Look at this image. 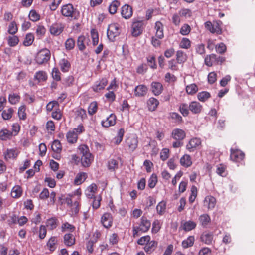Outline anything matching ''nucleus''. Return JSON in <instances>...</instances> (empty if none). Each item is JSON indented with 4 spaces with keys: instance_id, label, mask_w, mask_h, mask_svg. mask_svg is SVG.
<instances>
[{
    "instance_id": "4c0bfd02",
    "label": "nucleus",
    "mask_w": 255,
    "mask_h": 255,
    "mask_svg": "<svg viewBox=\"0 0 255 255\" xmlns=\"http://www.w3.org/2000/svg\"><path fill=\"white\" fill-rule=\"evenodd\" d=\"M75 238L71 233L66 234L64 236V243L67 246H71L75 244Z\"/></svg>"
},
{
    "instance_id": "ea45409f",
    "label": "nucleus",
    "mask_w": 255,
    "mask_h": 255,
    "mask_svg": "<svg viewBox=\"0 0 255 255\" xmlns=\"http://www.w3.org/2000/svg\"><path fill=\"white\" fill-rule=\"evenodd\" d=\"M119 162L117 159H110L107 163L108 169L111 171H114L118 168Z\"/></svg>"
},
{
    "instance_id": "052dcab7",
    "label": "nucleus",
    "mask_w": 255,
    "mask_h": 255,
    "mask_svg": "<svg viewBox=\"0 0 255 255\" xmlns=\"http://www.w3.org/2000/svg\"><path fill=\"white\" fill-rule=\"evenodd\" d=\"M86 40V37L83 35H81L78 37L77 39V46L80 51H83L86 48L84 44V42Z\"/></svg>"
},
{
    "instance_id": "69168bd1",
    "label": "nucleus",
    "mask_w": 255,
    "mask_h": 255,
    "mask_svg": "<svg viewBox=\"0 0 255 255\" xmlns=\"http://www.w3.org/2000/svg\"><path fill=\"white\" fill-rule=\"evenodd\" d=\"M215 50L218 53L222 54L226 51L227 47L224 43L220 42V43L216 45Z\"/></svg>"
},
{
    "instance_id": "4d7b16f0",
    "label": "nucleus",
    "mask_w": 255,
    "mask_h": 255,
    "mask_svg": "<svg viewBox=\"0 0 255 255\" xmlns=\"http://www.w3.org/2000/svg\"><path fill=\"white\" fill-rule=\"evenodd\" d=\"M198 88L195 84L188 85L186 87V91L189 95H194L198 91Z\"/></svg>"
},
{
    "instance_id": "a19ab883",
    "label": "nucleus",
    "mask_w": 255,
    "mask_h": 255,
    "mask_svg": "<svg viewBox=\"0 0 255 255\" xmlns=\"http://www.w3.org/2000/svg\"><path fill=\"white\" fill-rule=\"evenodd\" d=\"M66 138L69 143L73 144L77 142L78 136L73 131L70 130L66 134Z\"/></svg>"
},
{
    "instance_id": "c85d7f7f",
    "label": "nucleus",
    "mask_w": 255,
    "mask_h": 255,
    "mask_svg": "<svg viewBox=\"0 0 255 255\" xmlns=\"http://www.w3.org/2000/svg\"><path fill=\"white\" fill-rule=\"evenodd\" d=\"M23 193L22 187L19 185L14 186L11 190V195L14 198H20Z\"/></svg>"
},
{
    "instance_id": "7ed1b4c3",
    "label": "nucleus",
    "mask_w": 255,
    "mask_h": 255,
    "mask_svg": "<svg viewBox=\"0 0 255 255\" xmlns=\"http://www.w3.org/2000/svg\"><path fill=\"white\" fill-rule=\"evenodd\" d=\"M51 58V52L47 48L39 50L35 56V61L39 65L47 63Z\"/></svg>"
},
{
    "instance_id": "b1692460",
    "label": "nucleus",
    "mask_w": 255,
    "mask_h": 255,
    "mask_svg": "<svg viewBox=\"0 0 255 255\" xmlns=\"http://www.w3.org/2000/svg\"><path fill=\"white\" fill-rule=\"evenodd\" d=\"M13 136L11 130L6 128H3L0 130V140L2 141L10 140L12 139Z\"/></svg>"
},
{
    "instance_id": "4468645a",
    "label": "nucleus",
    "mask_w": 255,
    "mask_h": 255,
    "mask_svg": "<svg viewBox=\"0 0 255 255\" xmlns=\"http://www.w3.org/2000/svg\"><path fill=\"white\" fill-rule=\"evenodd\" d=\"M108 83V80L106 78H102L99 81H96L92 86V88L95 92H99L105 89Z\"/></svg>"
},
{
    "instance_id": "49530a36",
    "label": "nucleus",
    "mask_w": 255,
    "mask_h": 255,
    "mask_svg": "<svg viewBox=\"0 0 255 255\" xmlns=\"http://www.w3.org/2000/svg\"><path fill=\"white\" fill-rule=\"evenodd\" d=\"M169 118L174 121V122L177 124H180L182 123V117L176 112H171L169 114Z\"/></svg>"
},
{
    "instance_id": "c756f323",
    "label": "nucleus",
    "mask_w": 255,
    "mask_h": 255,
    "mask_svg": "<svg viewBox=\"0 0 255 255\" xmlns=\"http://www.w3.org/2000/svg\"><path fill=\"white\" fill-rule=\"evenodd\" d=\"M196 227V223L191 220L185 222L182 225V229L186 232H188L195 229Z\"/></svg>"
},
{
    "instance_id": "72a5a7b5",
    "label": "nucleus",
    "mask_w": 255,
    "mask_h": 255,
    "mask_svg": "<svg viewBox=\"0 0 255 255\" xmlns=\"http://www.w3.org/2000/svg\"><path fill=\"white\" fill-rule=\"evenodd\" d=\"M26 110V106L25 105H22L18 108L17 114L20 120L25 121L27 119Z\"/></svg>"
},
{
    "instance_id": "bf43d9fd",
    "label": "nucleus",
    "mask_w": 255,
    "mask_h": 255,
    "mask_svg": "<svg viewBox=\"0 0 255 255\" xmlns=\"http://www.w3.org/2000/svg\"><path fill=\"white\" fill-rule=\"evenodd\" d=\"M211 97L210 94L207 91L199 92L197 95L198 99L201 102H205Z\"/></svg>"
},
{
    "instance_id": "c03bdc74",
    "label": "nucleus",
    "mask_w": 255,
    "mask_h": 255,
    "mask_svg": "<svg viewBox=\"0 0 255 255\" xmlns=\"http://www.w3.org/2000/svg\"><path fill=\"white\" fill-rule=\"evenodd\" d=\"M87 174L84 172L79 173L74 179V184L76 185H80L82 184L86 179Z\"/></svg>"
},
{
    "instance_id": "58836bf2",
    "label": "nucleus",
    "mask_w": 255,
    "mask_h": 255,
    "mask_svg": "<svg viewBox=\"0 0 255 255\" xmlns=\"http://www.w3.org/2000/svg\"><path fill=\"white\" fill-rule=\"evenodd\" d=\"M199 220L201 226L205 227L210 223L211 218L208 214H204L200 216Z\"/></svg>"
},
{
    "instance_id": "8fccbe9b",
    "label": "nucleus",
    "mask_w": 255,
    "mask_h": 255,
    "mask_svg": "<svg viewBox=\"0 0 255 255\" xmlns=\"http://www.w3.org/2000/svg\"><path fill=\"white\" fill-rule=\"evenodd\" d=\"M46 29L45 27L41 25H38L36 29V36L39 38H42L45 34Z\"/></svg>"
},
{
    "instance_id": "f8f14e48",
    "label": "nucleus",
    "mask_w": 255,
    "mask_h": 255,
    "mask_svg": "<svg viewBox=\"0 0 255 255\" xmlns=\"http://www.w3.org/2000/svg\"><path fill=\"white\" fill-rule=\"evenodd\" d=\"M101 222L103 226L107 228H110L113 225V217L111 213H105L101 217Z\"/></svg>"
},
{
    "instance_id": "6e6552de",
    "label": "nucleus",
    "mask_w": 255,
    "mask_h": 255,
    "mask_svg": "<svg viewBox=\"0 0 255 255\" xmlns=\"http://www.w3.org/2000/svg\"><path fill=\"white\" fill-rule=\"evenodd\" d=\"M205 28L209 30L212 33H216L221 34L222 33V29L219 22L214 21L213 23L208 21L205 23Z\"/></svg>"
},
{
    "instance_id": "774afa93",
    "label": "nucleus",
    "mask_w": 255,
    "mask_h": 255,
    "mask_svg": "<svg viewBox=\"0 0 255 255\" xmlns=\"http://www.w3.org/2000/svg\"><path fill=\"white\" fill-rule=\"evenodd\" d=\"M75 45V42L74 39L69 38L67 39L65 43V48L67 50L73 49Z\"/></svg>"
},
{
    "instance_id": "f03ea898",
    "label": "nucleus",
    "mask_w": 255,
    "mask_h": 255,
    "mask_svg": "<svg viewBox=\"0 0 255 255\" xmlns=\"http://www.w3.org/2000/svg\"><path fill=\"white\" fill-rule=\"evenodd\" d=\"M141 221L138 226L133 227V237L135 238L140 235L141 233H145L147 232L150 228V221L146 217L142 216L141 218Z\"/></svg>"
},
{
    "instance_id": "9b49d317",
    "label": "nucleus",
    "mask_w": 255,
    "mask_h": 255,
    "mask_svg": "<svg viewBox=\"0 0 255 255\" xmlns=\"http://www.w3.org/2000/svg\"><path fill=\"white\" fill-rule=\"evenodd\" d=\"M132 34L134 36H137L141 34L144 29L143 21H134L132 25Z\"/></svg>"
},
{
    "instance_id": "603ef678",
    "label": "nucleus",
    "mask_w": 255,
    "mask_h": 255,
    "mask_svg": "<svg viewBox=\"0 0 255 255\" xmlns=\"http://www.w3.org/2000/svg\"><path fill=\"white\" fill-rule=\"evenodd\" d=\"M92 40V44L93 46L97 45L99 43V34L96 29H92L90 32Z\"/></svg>"
},
{
    "instance_id": "f257e3e1",
    "label": "nucleus",
    "mask_w": 255,
    "mask_h": 255,
    "mask_svg": "<svg viewBox=\"0 0 255 255\" xmlns=\"http://www.w3.org/2000/svg\"><path fill=\"white\" fill-rule=\"evenodd\" d=\"M78 149L82 155L81 158L82 165L84 167H89L94 161V156L90 152L89 147L86 145H81Z\"/></svg>"
},
{
    "instance_id": "473e14b6",
    "label": "nucleus",
    "mask_w": 255,
    "mask_h": 255,
    "mask_svg": "<svg viewBox=\"0 0 255 255\" xmlns=\"http://www.w3.org/2000/svg\"><path fill=\"white\" fill-rule=\"evenodd\" d=\"M195 241V238L194 236H190L186 239L184 240L182 242V247L183 249H187L188 248L193 246Z\"/></svg>"
},
{
    "instance_id": "f3484780",
    "label": "nucleus",
    "mask_w": 255,
    "mask_h": 255,
    "mask_svg": "<svg viewBox=\"0 0 255 255\" xmlns=\"http://www.w3.org/2000/svg\"><path fill=\"white\" fill-rule=\"evenodd\" d=\"M148 92V88L143 84L136 86L134 90V95L136 97H141L145 96Z\"/></svg>"
},
{
    "instance_id": "3c124183",
    "label": "nucleus",
    "mask_w": 255,
    "mask_h": 255,
    "mask_svg": "<svg viewBox=\"0 0 255 255\" xmlns=\"http://www.w3.org/2000/svg\"><path fill=\"white\" fill-rule=\"evenodd\" d=\"M51 149L54 152L60 153L62 151V145L58 140H55L51 145Z\"/></svg>"
},
{
    "instance_id": "2f4dec72",
    "label": "nucleus",
    "mask_w": 255,
    "mask_h": 255,
    "mask_svg": "<svg viewBox=\"0 0 255 255\" xmlns=\"http://www.w3.org/2000/svg\"><path fill=\"white\" fill-rule=\"evenodd\" d=\"M215 54L207 55L204 58V63L206 66L211 67L214 64H215Z\"/></svg>"
},
{
    "instance_id": "2eb2a0df",
    "label": "nucleus",
    "mask_w": 255,
    "mask_h": 255,
    "mask_svg": "<svg viewBox=\"0 0 255 255\" xmlns=\"http://www.w3.org/2000/svg\"><path fill=\"white\" fill-rule=\"evenodd\" d=\"M117 117L114 114H111L105 120L101 121V125L105 128L114 126L116 123Z\"/></svg>"
},
{
    "instance_id": "c9c22d12",
    "label": "nucleus",
    "mask_w": 255,
    "mask_h": 255,
    "mask_svg": "<svg viewBox=\"0 0 255 255\" xmlns=\"http://www.w3.org/2000/svg\"><path fill=\"white\" fill-rule=\"evenodd\" d=\"M8 102L12 105H15L20 102L21 97L19 94L12 93L8 95Z\"/></svg>"
},
{
    "instance_id": "39448f33",
    "label": "nucleus",
    "mask_w": 255,
    "mask_h": 255,
    "mask_svg": "<svg viewBox=\"0 0 255 255\" xmlns=\"http://www.w3.org/2000/svg\"><path fill=\"white\" fill-rule=\"evenodd\" d=\"M120 33L119 27L117 24L113 23L109 25L107 35L110 41L114 42L116 37Z\"/></svg>"
},
{
    "instance_id": "e2e57ef3",
    "label": "nucleus",
    "mask_w": 255,
    "mask_h": 255,
    "mask_svg": "<svg viewBox=\"0 0 255 255\" xmlns=\"http://www.w3.org/2000/svg\"><path fill=\"white\" fill-rule=\"evenodd\" d=\"M75 113L76 117L80 118L82 120L86 119L87 118L86 110L82 108H78L76 110Z\"/></svg>"
},
{
    "instance_id": "e433bc0d",
    "label": "nucleus",
    "mask_w": 255,
    "mask_h": 255,
    "mask_svg": "<svg viewBox=\"0 0 255 255\" xmlns=\"http://www.w3.org/2000/svg\"><path fill=\"white\" fill-rule=\"evenodd\" d=\"M14 112L13 108L10 107L2 111L1 113V117L4 120H10L12 117Z\"/></svg>"
},
{
    "instance_id": "6e6d98bb",
    "label": "nucleus",
    "mask_w": 255,
    "mask_h": 255,
    "mask_svg": "<svg viewBox=\"0 0 255 255\" xmlns=\"http://www.w3.org/2000/svg\"><path fill=\"white\" fill-rule=\"evenodd\" d=\"M52 78L56 81H60L61 80V74L57 67H54L51 72Z\"/></svg>"
},
{
    "instance_id": "20e7f679",
    "label": "nucleus",
    "mask_w": 255,
    "mask_h": 255,
    "mask_svg": "<svg viewBox=\"0 0 255 255\" xmlns=\"http://www.w3.org/2000/svg\"><path fill=\"white\" fill-rule=\"evenodd\" d=\"M61 12L62 15L65 17H71L74 19H76L79 13L76 10L71 4H67L63 5L61 9Z\"/></svg>"
},
{
    "instance_id": "cd10ccee",
    "label": "nucleus",
    "mask_w": 255,
    "mask_h": 255,
    "mask_svg": "<svg viewBox=\"0 0 255 255\" xmlns=\"http://www.w3.org/2000/svg\"><path fill=\"white\" fill-rule=\"evenodd\" d=\"M97 191V186L95 183H92L89 185L85 191V194L87 197L90 199H93L95 196V194Z\"/></svg>"
},
{
    "instance_id": "13d9d810",
    "label": "nucleus",
    "mask_w": 255,
    "mask_h": 255,
    "mask_svg": "<svg viewBox=\"0 0 255 255\" xmlns=\"http://www.w3.org/2000/svg\"><path fill=\"white\" fill-rule=\"evenodd\" d=\"M189 105L186 103H181L179 106V111L184 117L189 115Z\"/></svg>"
},
{
    "instance_id": "0e129e2a",
    "label": "nucleus",
    "mask_w": 255,
    "mask_h": 255,
    "mask_svg": "<svg viewBox=\"0 0 255 255\" xmlns=\"http://www.w3.org/2000/svg\"><path fill=\"white\" fill-rule=\"evenodd\" d=\"M146 58L148 65L152 69H156L157 68V65L156 63L155 56L154 55H149Z\"/></svg>"
},
{
    "instance_id": "dca6fc26",
    "label": "nucleus",
    "mask_w": 255,
    "mask_h": 255,
    "mask_svg": "<svg viewBox=\"0 0 255 255\" xmlns=\"http://www.w3.org/2000/svg\"><path fill=\"white\" fill-rule=\"evenodd\" d=\"M19 152L16 148L7 149L4 153L3 156L5 160L15 159L18 156Z\"/></svg>"
},
{
    "instance_id": "09e8293b",
    "label": "nucleus",
    "mask_w": 255,
    "mask_h": 255,
    "mask_svg": "<svg viewBox=\"0 0 255 255\" xmlns=\"http://www.w3.org/2000/svg\"><path fill=\"white\" fill-rule=\"evenodd\" d=\"M75 227L67 222H66L62 224L61 226V231L65 232L66 231H69L70 232H73L75 230Z\"/></svg>"
},
{
    "instance_id": "5fc2aeb1",
    "label": "nucleus",
    "mask_w": 255,
    "mask_h": 255,
    "mask_svg": "<svg viewBox=\"0 0 255 255\" xmlns=\"http://www.w3.org/2000/svg\"><path fill=\"white\" fill-rule=\"evenodd\" d=\"M57 242V238L55 236L51 237L48 240L47 246L48 247L49 249L53 251L55 249V245Z\"/></svg>"
},
{
    "instance_id": "bb28decb",
    "label": "nucleus",
    "mask_w": 255,
    "mask_h": 255,
    "mask_svg": "<svg viewBox=\"0 0 255 255\" xmlns=\"http://www.w3.org/2000/svg\"><path fill=\"white\" fill-rule=\"evenodd\" d=\"M154 29L156 30V37L159 39H162L164 37L163 24L160 21H156L155 23Z\"/></svg>"
},
{
    "instance_id": "a878e982",
    "label": "nucleus",
    "mask_w": 255,
    "mask_h": 255,
    "mask_svg": "<svg viewBox=\"0 0 255 255\" xmlns=\"http://www.w3.org/2000/svg\"><path fill=\"white\" fill-rule=\"evenodd\" d=\"M59 66L61 70L65 73L69 71L71 68V64L66 58H62L59 60Z\"/></svg>"
},
{
    "instance_id": "37998d69",
    "label": "nucleus",
    "mask_w": 255,
    "mask_h": 255,
    "mask_svg": "<svg viewBox=\"0 0 255 255\" xmlns=\"http://www.w3.org/2000/svg\"><path fill=\"white\" fill-rule=\"evenodd\" d=\"M186 60V54L183 51L178 50L176 52V60L177 63L182 64L184 63Z\"/></svg>"
},
{
    "instance_id": "338daca9",
    "label": "nucleus",
    "mask_w": 255,
    "mask_h": 255,
    "mask_svg": "<svg viewBox=\"0 0 255 255\" xmlns=\"http://www.w3.org/2000/svg\"><path fill=\"white\" fill-rule=\"evenodd\" d=\"M52 117L56 120H60L62 118V113L59 107L55 109L51 113Z\"/></svg>"
},
{
    "instance_id": "79ce46f5",
    "label": "nucleus",
    "mask_w": 255,
    "mask_h": 255,
    "mask_svg": "<svg viewBox=\"0 0 255 255\" xmlns=\"http://www.w3.org/2000/svg\"><path fill=\"white\" fill-rule=\"evenodd\" d=\"M120 5V2L118 0H115L113 1L109 6V11L110 13L111 14H115Z\"/></svg>"
},
{
    "instance_id": "a211bd4d",
    "label": "nucleus",
    "mask_w": 255,
    "mask_h": 255,
    "mask_svg": "<svg viewBox=\"0 0 255 255\" xmlns=\"http://www.w3.org/2000/svg\"><path fill=\"white\" fill-rule=\"evenodd\" d=\"M171 136L176 140H182L186 137V133L183 129L175 128L172 130Z\"/></svg>"
},
{
    "instance_id": "f704fd0d",
    "label": "nucleus",
    "mask_w": 255,
    "mask_h": 255,
    "mask_svg": "<svg viewBox=\"0 0 255 255\" xmlns=\"http://www.w3.org/2000/svg\"><path fill=\"white\" fill-rule=\"evenodd\" d=\"M46 224L49 230H53L57 227L58 221L55 217H52L47 220Z\"/></svg>"
},
{
    "instance_id": "5701e85b",
    "label": "nucleus",
    "mask_w": 255,
    "mask_h": 255,
    "mask_svg": "<svg viewBox=\"0 0 255 255\" xmlns=\"http://www.w3.org/2000/svg\"><path fill=\"white\" fill-rule=\"evenodd\" d=\"M180 163L181 166L185 168H188L192 165V160L191 156L185 154L182 156L180 160Z\"/></svg>"
},
{
    "instance_id": "7c9ffc66",
    "label": "nucleus",
    "mask_w": 255,
    "mask_h": 255,
    "mask_svg": "<svg viewBox=\"0 0 255 255\" xmlns=\"http://www.w3.org/2000/svg\"><path fill=\"white\" fill-rule=\"evenodd\" d=\"M157 242L152 240L149 241L144 248L145 251L147 253H151L157 247Z\"/></svg>"
},
{
    "instance_id": "393cba45",
    "label": "nucleus",
    "mask_w": 255,
    "mask_h": 255,
    "mask_svg": "<svg viewBox=\"0 0 255 255\" xmlns=\"http://www.w3.org/2000/svg\"><path fill=\"white\" fill-rule=\"evenodd\" d=\"M189 109L193 114H199L202 110V106L198 102L192 101L189 105Z\"/></svg>"
},
{
    "instance_id": "0eeeda50",
    "label": "nucleus",
    "mask_w": 255,
    "mask_h": 255,
    "mask_svg": "<svg viewBox=\"0 0 255 255\" xmlns=\"http://www.w3.org/2000/svg\"><path fill=\"white\" fill-rule=\"evenodd\" d=\"M202 143L200 138L193 137L191 138L186 145V149L190 152H194L201 146Z\"/></svg>"
},
{
    "instance_id": "864d4df0",
    "label": "nucleus",
    "mask_w": 255,
    "mask_h": 255,
    "mask_svg": "<svg viewBox=\"0 0 255 255\" xmlns=\"http://www.w3.org/2000/svg\"><path fill=\"white\" fill-rule=\"evenodd\" d=\"M166 207L165 202L163 201L160 202L156 206L157 213L160 215H162L165 212Z\"/></svg>"
},
{
    "instance_id": "6ab92c4d",
    "label": "nucleus",
    "mask_w": 255,
    "mask_h": 255,
    "mask_svg": "<svg viewBox=\"0 0 255 255\" xmlns=\"http://www.w3.org/2000/svg\"><path fill=\"white\" fill-rule=\"evenodd\" d=\"M47 78V73L43 70L37 71L34 76V80L37 81L38 84L46 81Z\"/></svg>"
},
{
    "instance_id": "4be33fe9",
    "label": "nucleus",
    "mask_w": 255,
    "mask_h": 255,
    "mask_svg": "<svg viewBox=\"0 0 255 255\" xmlns=\"http://www.w3.org/2000/svg\"><path fill=\"white\" fill-rule=\"evenodd\" d=\"M159 105V101L154 97L150 98L147 101V106L149 111H155L158 105Z\"/></svg>"
},
{
    "instance_id": "aec40b11",
    "label": "nucleus",
    "mask_w": 255,
    "mask_h": 255,
    "mask_svg": "<svg viewBox=\"0 0 255 255\" xmlns=\"http://www.w3.org/2000/svg\"><path fill=\"white\" fill-rule=\"evenodd\" d=\"M151 89L155 96H158L163 91V87L162 84L158 82H153L151 85Z\"/></svg>"
},
{
    "instance_id": "ddd939ff",
    "label": "nucleus",
    "mask_w": 255,
    "mask_h": 255,
    "mask_svg": "<svg viewBox=\"0 0 255 255\" xmlns=\"http://www.w3.org/2000/svg\"><path fill=\"white\" fill-rule=\"evenodd\" d=\"M121 14L122 17L126 19L130 18L133 14L132 7L128 4L124 5L121 7Z\"/></svg>"
},
{
    "instance_id": "423d86ee",
    "label": "nucleus",
    "mask_w": 255,
    "mask_h": 255,
    "mask_svg": "<svg viewBox=\"0 0 255 255\" xmlns=\"http://www.w3.org/2000/svg\"><path fill=\"white\" fill-rule=\"evenodd\" d=\"M138 143V137L136 135H131L125 140V146L130 151H134L137 147Z\"/></svg>"
},
{
    "instance_id": "412c9836",
    "label": "nucleus",
    "mask_w": 255,
    "mask_h": 255,
    "mask_svg": "<svg viewBox=\"0 0 255 255\" xmlns=\"http://www.w3.org/2000/svg\"><path fill=\"white\" fill-rule=\"evenodd\" d=\"M216 204V199L212 196H207L204 200V205L207 207L208 210L215 208Z\"/></svg>"
},
{
    "instance_id": "1a4fd4ad",
    "label": "nucleus",
    "mask_w": 255,
    "mask_h": 255,
    "mask_svg": "<svg viewBox=\"0 0 255 255\" xmlns=\"http://www.w3.org/2000/svg\"><path fill=\"white\" fill-rule=\"evenodd\" d=\"M65 201L67 205L71 208V211L73 215H77L80 209V201L75 200L74 201H73L72 198L67 197L65 199Z\"/></svg>"
},
{
    "instance_id": "a18cd8bd",
    "label": "nucleus",
    "mask_w": 255,
    "mask_h": 255,
    "mask_svg": "<svg viewBox=\"0 0 255 255\" xmlns=\"http://www.w3.org/2000/svg\"><path fill=\"white\" fill-rule=\"evenodd\" d=\"M34 40V34L32 33H28L23 40V44L25 46H30Z\"/></svg>"
},
{
    "instance_id": "9d476101",
    "label": "nucleus",
    "mask_w": 255,
    "mask_h": 255,
    "mask_svg": "<svg viewBox=\"0 0 255 255\" xmlns=\"http://www.w3.org/2000/svg\"><path fill=\"white\" fill-rule=\"evenodd\" d=\"M64 27L62 23H54L50 26L49 31L51 35L58 36L63 31Z\"/></svg>"
},
{
    "instance_id": "680f3d73",
    "label": "nucleus",
    "mask_w": 255,
    "mask_h": 255,
    "mask_svg": "<svg viewBox=\"0 0 255 255\" xmlns=\"http://www.w3.org/2000/svg\"><path fill=\"white\" fill-rule=\"evenodd\" d=\"M213 238V235L208 233L203 234L201 237V241L207 245H209L212 243Z\"/></svg>"
},
{
    "instance_id": "de8ad7c7",
    "label": "nucleus",
    "mask_w": 255,
    "mask_h": 255,
    "mask_svg": "<svg viewBox=\"0 0 255 255\" xmlns=\"http://www.w3.org/2000/svg\"><path fill=\"white\" fill-rule=\"evenodd\" d=\"M98 103L96 101H93L90 103L88 107V112L90 115H94L98 110Z\"/></svg>"
}]
</instances>
